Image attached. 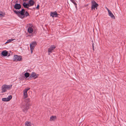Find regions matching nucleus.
Returning <instances> with one entry per match:
<instances>
[{
  "mask_svg": "<svg viewBox=\"0 0 126 126\" xmlns=\"http://www.w3.org/2000/svg\"><path fill=\"white\" fill-rule=\"evenodd\" d=\"M88 5V4H86V5H85V7H86Z\"/></svg>",
  "mask_w": 126,
  "mask_h": 126,
  "instance_id": "32",
  "label": "nucleus"
},
{
  "mask_svg": "<svg viewBox=\"0 0 126 126\" xmlns=\"http://www.w3.org/2000/svg\"><path fill=\"white\" fill-rule=\"evenodd\" d=\"M25 126H31V125H28Z\"/></svg>",
  "mask_w": 126,
  "mask_h": 126,
  "instance_id": "35",
  "label": "nucleus"
},
{
  "mask_svg": "<svg viewBox=\"0 0 126 126\" xmlns=\"http://www.w3.org/2000/svg\"><path fill=\"white\" fill-rule=\"evenodd\" d=\"M107 10L108 11H108L109 10H110L108 8H107Z\"/></svg>",
  "mask_w": 126,
  "mask_h": 126,
  "instance_id": "36",
  "label": "nucleus"
},
{
  "mask_svg": "<svg viewBox=\"0 0 126 126\" xmlns=\"http://www.w3.org/2000/svg\"><path fill=\"white\" fill-rule=\"evenodd\" d=\"M22 59L21 56L16 55H14L13 58L14 61L16 62L21 61Z\"/></svg>",
  "mask_w": 126,
  "mask_h": 126,
  "instance_id": "5",
  "label": "nucleus"
},
{
  "mask_svg": "<svg viewBox=\"0 0 126 126\" xmlns=\"http://www.w3.org/2000/svg\"><path fill=\"white\" fill-rule=\"evenodd\" d=\"M12 97L11 95H9L7 98H3L2 99V101H9L12 98Z\"/></svg>",
  "mask_w": 126,
  "mask_h": 126,
  "instance_id": "8",
  "label": "nucleus"
},
{
  "mask_svg": "<svg viewBox=\"0 0 126 126\" xmlns=\"http://www.w3.org/2000/svg\"><path fill=\"white\" fill-rule=\"evenodd\" d=\"M75 5V8L76 9L77 8V4H76V5Z\"/></svg>",
  "mask_w": 126,
  "mask_h": 126,
  "instance_id": "31",
  "label": "nucleus"
},
{
  "mask_svg": "<svg viewBox=\"0 0 126 126\" xmlns=\"http://www.w3.org/2000/svg\"><path fill=\"white\" fill-rule=\"evenodd\" d=\"M32 35H30V36L31 37V36H32Z\"/></svg>",
  "mask_w": 126,
  "mask_h": 126,
  "instance_id": "39",
  "label": "nucleus"
},
{
  "mask_svg": "<svg viewBox=\"0 0 126 126\" xmlns=\"http://www.w3.org/2000/svg\"><path fill=\"white\" fill-rule=\"evenodd\" d=\"M32 76H33V78L34 79H35L37 78L39 76L38 74H36L35 72H33L31 74Z\"/></svg>",
  "mask_w": 126,
  "mask_h": 126,
  "instance_id": "15",
  "label": "nucleus"
},
{
  "mask_svg": "<svg viewBox=\"0 0 126 126\" xmlns=\"http://www.w3.org/2000/svg\"><path fill=\"white\" fill-rule=\"evenodd\" d=\"M91 10H95V8L96 7H98L99 5L94 0H92L91 1Z\"/></svg>",
  "mask_w": 126,
  "mask_h": 126,
  "instance_id": "3",
  "label": "nucleus"
},
{
  "mask_svg": "<svg viewBox=\"0 0 126 126\" xmlns=\"http://www.w3.org/2000/svg\"><path fill=\"white\" fill-rule=\"evenodd\" d=\"M33 76H32V75L31 74L30 75V76H29V79H31V78H33Z\"/></svg>",
  "mask_w": 126,
  "mask_h": 126,
  "instance_id": "27",
  "label": "nucleus"
},
{
  "mask_svg": "<svg viewBox=\"0 0 126 126\" xmlns=\"http://www.w3.org/2000/svg\"><path fill=\"white\" fill-rule=\"evenodd\" d=\"M70 0L72 3H73L74 4V5H76V4H77V3L75 2V0Z\"/></svg>",
  "mask_w": 126,
  "mask_h": 126,
  "instance_id": "23",
  "label": "nucleus"
},
{
  "mask_svg": "<svg viewBox=\"0 0 126 126\" xmlns=\"http://www.w3.org/2000/svg\"><path fill=\"white\" fill-rule=\"evenodd\" d=\"M16 3H18V1L17 0L15 2Z\"/></svg>",
  "mask_w": 126,
  "mask_h": 126,
  "instance_id": "33",
  "label": "nucleus"
},
{
  "mask_svg": "<svg viewBox=\"0 0 126 126\" xmlns=\"http://www.w3.org/2000/svg\"><path fill=\"white\" fill-rule=\"evenodd\" d=\"M57 118L56 116H51L50 118V121H54Z\"/></svg>",
  "mask_w": 126,
  "mask_h": 126,
  "instance_id": "18",
  "label": "nucleus"
},
{
  "mask_svg": "<svg viewBox=\"0 0 126 126\" xmlns=\"http://www.w3.org/2000/svg\"><path fill=\"white\" fill-rule=\"evenodd\" d=\"M30 99L28 98H27L25 100L24 102H23L24 103L28 104L29 106L30 105Z\"/></svg>",
  "mask_w": 126,
  "mask_h": 126,
  "instance_id": "11",
  "label": "nucleus"
},
{
  "mask_svg": "<svg viewBox=\"0 0 126 126\" xmlns=\"http://www.w3.org/2000/svg\"><path fill=\"white\" fill-rule=\"evenodd\" d=\"M92 47L93 48V49L94 51V43H93V40H92Z\"/></svg>",
  "mask_w": 126,
  "mask_h": 126,
  "instance_id": "25",
  "label": "nucleus"
},
{
  "mask_svg": "<svg viewBox=\"0 0 126 126\" xmlns=\"http://www.w3.org/2000/svg\"><path fill=\"white\" fill-rule=\"evenodd\" d=\"M30 6H33L34 3V1L33 0H30L28 2Z\"/></svg>",
  "mask_w": 126,
  "mask_h": 126,
  "instance_id": "17",
  "label": "nucleus"
},
{
  "mask_svg": "<svg viewBox=\"0 0 126 126\" xmlns=\"http://www.w3.org/2000/svg\"><path fill=\"white\" fill-rule=\"evenodd\" d=\"M97 7H96L95 8V9H96V10H97Z\"/></svg>",
  "mask_w": 126,
  "mask_h": 126,
  "instance_id": "38",
  "label": "nucleus"
},
{
  "mask_svg": "<svg viewBox=\"0 0 126 126\" xmlns=\"http://www.w3.org/2000/svg\"><path fill=\"white\" fill-rule=\"evenodd\" d=\"M56 47L54 45H52L48 49V53H51L53 51Z\"/></svg>",
  "mask_w": 126,
  "mask_h": 126,
  "instance_id": "6",
  "label": "nucleus"
},
{
  "mask_svg": "<svg viewBox=\"0 0 126 126\" xmlns=\"http://www.w3.org/2000/svg\"><path fill=\"white\" fill-rule=\"evenodd\" d=\"M6 88V90H10L12 88V85L11 84L10 85H7L5 84Z\"/></svg>",
  "mask_w": 126,
  "mask_h": 126,
  "instance_id": "16",
  "label": "nucleus"
},
{
  "mask_svg": "<svg viewBox=\"0 0 126 126\" xmlns=\"http://www.w3.org/2000/svg\"><path fill=\"white\" fill-rule=\"evenodd\" d=\"M1 54L3 56H7L8 55V52L7 51L4 50L2 52Z\"/></svg>",
  "mask_w": 126,
  "mask_h": 126,
  "instance_id": "12",
  "label": "nucleus"
},
{
  "mask_svg": "<svg viewBox=\"0 0 126 126\" xmlns=\"http://www.w3.org/2000/svg\"><path fill=\"white\" fill-rule=\"evenodd\" d=\"M33 32V33H32L33 34H35L36 33V32L35 31H34L33 32Z\"/></svg>",
  "mask_w": 126,
  "mask_h": 126,
  "instance_id": "30",
  "label": "nucleus"
},
{
  "mask_svg": "<svg viewBox=\"0 0 126 126\" xmlns=\"http://www.w3.org/2000/svg\"><path fill=\"white\" fill-rule=\"evenodd\" d=\"M39 5L38 4L37 5L36 8L37 9H39Z\"/></svg>",
  "mask_w": 126,
  "mask_h": 126,
  "instance_id": "29",
  "label": "nucleus"
},
{
  "mask_svg": "<svg viewBox=\"0 0 126 126\" xmlns=\"http://www.w3.org/2000/svg\"><path fill=\"white\" fill-rule=\"evenodd\" d=\"M30 123V122H28V121H27L25 122V126H26L28 125H31L29 124V123Z\"/></svg>",
  "mask_w": 126,
  "mask_h": 126,
  "instance_id": "24",
  "label": "nucleus"
},
{
  "mask_svg": "<svg viewBox=\"0 0 126 126\" xmlns=\"http://www.w3.org/2000/svg\"><path fill=\"white\" fill-rule=\"evenodd\" d=\"M1 93H3L6 91H7L5 85H3L2 86Z\"/></svg>",
  "mask_w": 126,
  "mask_h": 126,
  "instance_id": "14",
  "label": "nucleus"
},
{
  "mask_svg": "<svg viewBox=\"0 0 126 126\" xmlns=\"http://www.w3.org/2000/svg\"><path fill=\"white\" fill-rule=\"evenodd\" d=\"M23 1H27V0H23Z\"/></svg>",
  "mask_w": 126,
  "mask_h": 126,
  "instance_id": "37",
  "label": "nucleus"
},
{
  "mask_svg": "<svg viewBox=\"0 0 126 126\" xmlns=\"http://www.w3.org/2000/svg\"><path fill=\"white\" fill-rule=\"evenodd\" d=\"M27 89L28 90H28H29L30 89V88H28L27 89Z\"/></svg>",
  "mask_w": 126,
  "mask_h": 126,
  "instance_id": "34",
  "label": "nucleus"
},
{
  "mask_svg": "<svg viewBox=\"0 0 126 126\" xmlns=\"http://www.w3.org/2000/svg\"><path fill=\"white\" fill-rule=\"evenodd\" d=\"M28 31L30 33H31L33 32V29L32 27H29L28 28Z\"/></svg>",
  "mask_w": 126,
  "mask_h": 126,
  "instance_id": "19",
  "label": "nucleus"
},
{
  "mask_svg": "<svg viewBox=\"0 0 126 126\" xmlns=\"http://www.w3.org/2000/svg\"><path fill=\"white\" fill-rule=\"evenodd\" d=\"M5 14V12H2L1 11H0V17H4Z\"/></svg>",
  "mask_w": 126,
  "mask_h": 126,
  "instance_id": "20",
  "label": "nucleus"
},
{
  "mask_svg": "<svg viewBox=\"0 0 126 126\" xmlns=\"http://www.w3.org/2000/svg\"><path fill=\"white\" fill-rule=\"evenodd\" d=\"M58 14L56 11L51 12L50 14V16L52 17H57Z\"/></svg>",
  "mask_w": 126,
  "mask_h": 126,
  "instance_id": "9",
  "label": "nucleus"
},
{
  "mask_svg": "<svg viewBox=\"0 0 126 126\" xmlns=\"http://www.w3.org/2000/svg\"><path fill=\"white\" fill-rule=\"evenodd\" d=\"M23 7L24 8H26L32 10V9H34V8H32V9H31V8H29V7L31 6H30L29 3H27L25 2H24L23 4Z\"/></svg>",
  "mask_w": 126,
  "mask_h": 126,
  "instance_id": "7",
  "label": "nucleus"
},
{
  "mask_svg": "<svg viewBox=\"0 0 126 126\" xmlns=\"http://www.w3.org/2000/svg\"><path fill=\"white\" fill-rule=\"evenodd\" d=\"M28 90L26 89L24 90V93H27Z\"/></svg>",
  "mask_w": 126,
  "mask_h": 126,
  "instance_id": "28",
  "label": "nucleus"
},
{
  "mask_svg": "<svg viewBox=\"0 0 126 126\" xmlns=\"http://www.w3.org/2000/svg\"><path fill=\"white\" fill-rule=\"evenodd\" d=\"M29 106L28 104H25L23 102H22L21 107L23 111L26 112L28 110L29 108Z\"/></svg>",
  "mask_w": 126,
  "mask_h": 126,
  "instance_id": "2",
  "label": "nucleus"
},
{
  "mask_svg": "<svg viewBox=\"0 0 126 126\" xmlns=\"http://www.w3.org/2000/svg\"><path fill=\"white\" fill-rule=\"evenodd\" d=\"M37 45L36 42L35 41H33L30 43V47L31 53H32L33 50L34 48Z\"/></svg>",
  "mask_w": 126,
  "mask_h": 126,
  "instance_id": "4",
  "label": "nucleus"
},
{
  "mask_svg": "<svg viewBox=\"0 0 126 126\" xmlns=\"http://www.w3.org/2000/svg\"><path fill=\"white\" fill-rule=\"evenodd\" d=\"M15 40V39H8L7 40V41L5 43V44L10 43L11 42L13 41L14 40Z\"/></svg>",
  "mask_w": 126,
  "mask_h": 126,
  "instance_id": "22",
  "label": "nucleus"
},
{
  "mask_svg": "<svg viewBox=\"0 0 126 126\" xmlns=\"http://www.w3.org/2000/svg\"><path fill=\"white\" fill-rule=\"evenodd\" d=\"M21 5L20 3H16L14 7L16 10H19L21 8Z\"/></svg>",
  "mask_w": 126,
  "mask_h": 126,
  "instance_id": "10",
  "label": "nucleus"
},
{
  "mask_svg": "<svg viewBox=\"0 0 126 126\" xmlns=\"http://www.w3.org/2000/svg\"><path fill=\"white\" fill-rule=\"evenodd\" d=\"M109 15L112 18L115 19V17L110 10L108 11Z\"/></svg>",
  "mask_w": 126,
  "mask_h": 126,
  "instance_id": "13",
  "label": "nucleus"
},
{
  "mask_svg": "<svg viewBox=\"0 0 126 126\" xmlns=\"http://www.w3.org/2000/svg\"><path fill=\"white\" fill-rule=\"evenodd\" d=\"M13 11L18 16L22 19L30 16L28 12L27 11H25V10L23 8L20 11L14 9H13Z\"/></svg>",
  "mask_w": 126,
  "mask_h": 126,
  "instance_id": "1",
  "label": "nucleus"
},
{
  "mask_svg": "<svg viewBox=\"0 0 126 126\" xmlns=\"http://www.w3.org/2000/svg\"><path fill=\"white\" fill-rule=\"evenodd\" d=\"M24 95L25 98H27L28 96L27 93H24Z\"/></svg>",
  "mask_w": 126,
  "mask_h": 126,
  "instance_id": "26",
  "label": "nucleus"
},
{
  "mask_svg": "<svg viewBox=\"0 0 126 126\" xmlns=\"http://www.w3.org/2000/svg\"><path fill=\"white\" fill-rule=\"evenodd\" d=\"M24 76L26 78H27L29 77L30 76V74L28 72H26L24 74Z\"/></svg>",
  "mask_w": 126,
  "mask_h": 126,
  "instance_id": "21",
  "label": "nucleus"
}]
</instances>
